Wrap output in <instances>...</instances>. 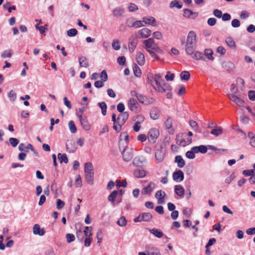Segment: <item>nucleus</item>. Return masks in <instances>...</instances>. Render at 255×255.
Wrapping results in <instances>:
<instances>
[{
    "label": "nucleus",
    "instance_id": "nucleus-57",
    "mask_svg": "<svg viewBox=\"0 0 255 255\" xmlns=\"http://www.w3.org/2000/svg\"><path fill=\"white\" fill-rule=\"evenodd\" d=\"M112 47L116 50H119L121 48L120 44L118 40H114L112 43Z\"/></svg>",
    "mask_w": 255,
    "mask_h": 255
},
{
    "label": "nucleus",
    "instance_id": "nucleus-26",
    "mask_svg": "<svg viewBox=\"0 0 255 255\" xmlns=\"http://www.w3.org/2000/svg\"><path fill=\"white\" fill-rule=\"evenodd\" d=\"M147 251L148 255H161L159 250L154 247H148Z\"/></svg>",
    "mask_w": 255,
    "mask_h": 255
},
{
    "label": "nucleus",
    "instance_id": "nucleus-54",
    "mask_svg": "<svg viewBox=\"0 0 255 255\" xmlns=\"http://www.w3.org/2000/svg\"><path fill=\"white\" fill-rule=\"evenodd\" d=\"M8 97L10 101L14 102L16 98V94L13 90H11L8 94Z\"/></svg>",
    "mask_w": 255,
    "mask_h": 255
},
{
    "label": "nucleus",
    "instance_id": "nucleus-14",
    "mask_svg": "<svg viewBox=\"0 0 255 255\" xmlns=\"http://www.w3.org/2000/svg\"><path fill=\"white\" fill-rule=\"evenodd\" d=\"M166 196L165 192L162 190L157 191L155 194V197L157 199V203L159 204L164 203V198Z\"/></svg>",
    "mask_w": 255,
    "mask_h": 255
},
{
    "label": "nucleus",
    "instance_id": "nucleus-58",
    "mask_svg": "<svg viewBox=\"0 0 255 255\" xmlns=\"http://www.w3.org/2000/svg\"><path fill=\"white\" fill-rule=\"evenodd\" d=\"M66 238L68 243H70L73 242L75 239V236L72 234H67Z\"/></svg>",
    "mask_w": 255,
    "mask_h": 255
},
{
    "label": "nucleus",
    "instance_id": "nucleus-6",
    "mask_svg": "<svg viewBox=\"0 0 255 255\" xmlns=\"http://www.w3.org/2000/svg\"><path fill=\"white\" fill-rule=\"evenodd\" d=\"M159 135V130L155 128L150 129L148 132V140L152 144L155 143Z\"/></svg>",
    "mask_w": 255,
    "mask_h": 255
},
{
    "label": "nucleus",
    "instance_id": "nucleus-46",
    "mask_svg": "<svg viewBox=\"0 0 255 255\" xmlns=\"http://www.w3.org/2000/svg\"><path fill=\"white\" fill-rule=\"evenodd\" d=\"M227 44L232 48L236 47V44L235 41L231 38H227L226 39Z\"/></svg>",
    "mask_w": 255,
    "mask_h": 255
},
{
    "label": "nucleus",
    "instance_id": "nucleus-7",
    "mask_svg": "<svg viewBox=\"0 0 255 255\" xmlns=\"http://www.w3.org/2000/svg\"><path fill=\"white\" fill-rule=\"evenodd\" d=\"M155 188V184L152 181L149 182L148 184L143 187L141 190L142 195H150Z\"/></svg>",
    "mask_w": 255,
    "mask_h": 255
},
{
    "label": "nucleus",
    "instance_id": "nucleus-27",
    "mask_svg": "<svg viewBox=\"0 0 255 255\" xmlns=\"http://www.w3.org/2000/svg\"><path fill=\"white\" fill-rule=\"evenodd\" d=\"M146 174L145 171L140 169H135L133 172L134 177L136 178H143L146 176Z\"/></svg>",
    "mask_w": 255,
    "mask_h": 255
},
{
    "label": "nucleus",
    "instance_id": "nucleus-50",
    "mask_svg": "<svg viewBox=\"0 0 255 255\" xmlns=\"http://www.w3.org/2000/svg\"><path fill=\"white\" fill-rule=\"evenodd\" d=\"M9 142L13 147H15L19 143V140L17 138L14 137L9 138Z\"/></svg>",
    "mask_w": 255,
    "mask_h": 255
},
{
    "label": "nucleus",
    "instance_id": "nucleus-5",
    "mask_svg": "<svg viewBox=\"0 0 255 255\" xmlns=\"http://www.w3.org/2000/svg\"><path fill=\"white\" fill-rule=\"evenodd\" d=\"M128 107L132 112L135 114L139 113L141 111V108L136 99L133 98H130L128 102Z\"/></svg>",
    "mask_w": 255,
    "mask_h": 255
},
{
    "label": "nucleus",
    "instance_id": "nucleus-53",
    "mask_svg": "<svg viewBox=\"0 0 255 255\" xmlns=\"http://www.w3.org/2000/svg\"><path fill=\"white\" fill-rule=\"evenodd\" d=\"M100 78L103 82H106L108 80V74L106 70H104L102 71L100 74Z\"/></svg>",
    "mask_w": 255,
    "mask_h": 255
},
{
    "label": "nucleus",
    "instance_id": "nucleus-59",
    "mask_svg": "<svg viewBox=\"0 0 255 255\" xmlns=\"http://www.w3.org/2000/svg\"><path fill=\"white\" fill-rule=\"evenodd\" d=\"M243 174L246 176H252L255 174V171L254 169L245 170L243 171Z\"/></svg>",
    "mask_w": 255,
    "mask_h": 255
},
{
    "label": "nucleus",
    "instance_id": "nucleus-15",
    "mask_svg": "<svg viewBox=\"0 0 255 255\" xmlns=\"http://www.w3.org/2000/svg\"><path fill=\"white\" fill-rule=\"evenodd\" d=\"M184 173L180 170L174 172L172 175L173 179L176 182L182 181L184 179Z\"/></svg>",
    "mask_w": 255,
    "mask_h": 255
},
{
    "label": "nucleus",
    "instance_id": "nucleus-9",
    "mask_svg": "<svg viewBox=\"0 0 255 255\" xmlns=\"http://www.w3.org/2000/svg\"><path fill=\"white\" fill-rule=\"evenodd\" d=\"M77 117L79 119L83 128L86 131H89L91 128V126L87 119L86 116L84 115H80L79 114H78Z\"/></svg>",
    "mask_w": 255,
    "mask_h": 255
},
{
    "label": "nucleus",
    "instance_id": "nucleus-52",
    "mask_svg": "<svg viewBox=\"0 0 255 255\" xmlns=\"http://www.w3.org/2000/svg\"><path fill=\"white\" fill-rule=\"evenodd\" d=\"M206 146L208 147V149H212V150L215 151L216 153H218L219 152H220L221 151H225L226 150L224 149L217 148L215 146L212 145H208Z\"/></svg>",
    "mask_w": 255,
    "mask_h": 255
},
{
    "label": "nucleus",
    "instance_id": "nucleus-11",
    "mask_svg": "<svg viewBox=\"0 0 255 255\" xmlns=\"http://www.w3.org/2000/svg\"><path fill=\"white\" fill-rule=\"evenodd\" d=\"M138 43V40L137 37L135 35H132L130 36L129 39V42L128 44V50L130 52H133Z\"/></svg>",
    "mask_w": 255,
    "mask_h": 255
},
{
    "label": "nucleus",
    "instance_id": "nucleus-8",
    "mask_svg": "<svg viewBox=\"0 0 255 255\" xmlns=\"http://www.w3.org/2000/svg\"><path fill=\"white\" fill-rule=\"evenodd\" d=\"M165 156V149L160 147L159 149H157L155 152V159L157 163L161 162L164 159Z\"/></svg>",
    "mask_w": 255,
    "mask_h": 255
},
{
    "label": "nucleus",
    "instance_id": "nucleus-56",
    "mask_svg": "<svg viewBox=\"0 0 255 255\" xmlns=\"http://www.w3.org/2000/svg\"><path fill=\"white\" fill-rule=\"evenodd\" d=\"M142 164V160H141V158L137 157L134 158L133 160V164L136 166H139Z\"/></svg>",
    "mask_w": 255,
    "mask_h": 255
},
{
    "label": "nucleus",
    "instance_id": "nucleus-12",
    "mask_svg": "<svg viewBox=\"0 0 255 255\" xmlns=\"http://www.w3.org/2000/svg\"><path fill=\"white\" fill-rule=\"evenodd\" d=\"M229 98L240 107H243L245 105V101L241 98L238 97L235 94H228Z\"/></svg>",
    "mask_w": 255,
    "mask_h": 255
},
{
    "label": "nucleus",
    "instance_id": "nucleus-48",
    "mask_svg": "<svg viewBox=\"0 0 255 255\" xmlns=\"http://www.w3.org/2000/svg\"><path fill=\"white\" fill-rule=\"evenodd\" d=\"M120 137L121 138L120 140V144L122 142L123 140H124V141H125L126 143H127L128 142V141L129 137L128 135L126 133L124 132L121 133Z\"/></svg>",
    "mask_w": 255,
    "mask_h": 255
},
{
    "label": "nucleus",
    "instance_id": "nucleus-63",
    "mask_svg": "<svg viewBox=\"0 0 255 255\" xmlns=\"http://www.w3.org/2000/svg\"><path fill=\"white\" fill-rule=\"evenodd\" d=\"M150 116L152 119L156 120L158 119V118L159 117V114H158V112H157V111L154 110V111H151V112L150 113Z\"/></svg>",
    "mask_w": 255,
    "mask_h": 255
},
{
    "label": "nucleus",
    "instance_id": "nucleus-22",
    "mask_svg": "<svg viewBox=\"0 0 255 255\" xmlns=\"http://www.w3.org/2000/svg\"><path fill=\"white\" fill-rule=\"evenodd\" d=\"M79 63L81 67L88 68L89 67V63L88 59L84 56L79 57Z\"/></svg>",
    "mask_w": 255,
    "mask_h": 255
},
{
    "label": "nucleus",
    "instance_id": "nucleus-40",
    "mask_svg": "<svg viewBox=\"0 0 255 255\" xmlns=\"http://www.w3.org/2000/svg\"><path fill=\"white\" fill-rule=\"evenodd\" d=\"M58 158L61 163L62 162L67 163L68 162V159L66 154L58 153Z\"/></svg>",
    "mask_w": 255,
    "mask_h": 255
},
{
    "label": "nucleus",
    "instance_id": "nucleus-25",
    "mask_svg": "<svg viewBox=\"0 0 255 255\" xmlns=\"http://www.w3.org/2000/svg\"><path fill=\"white\" fill-rule=\"evenodd\" d=\"M142 19L144 24L151 25L152 26L154 25V23L156 22L155 18L152 16L143 17Z\"/></svg>",
    "mask_w": 255,
    "mask_h": 255
},
{
    "label": "nucleus",
    "instance_id": "nucleus-19",
    "mask_svg": "<svg viewBox=\"0 0 255 255\" xmlns=\"http://www.w3.org/2000/svg\"><path fill=\"white\" fill-rule=\"evenodd\" d=\"M44 229H41L40 226L38 224H35L33 227V233L34 235H37L40 236H42L45 234Z\"/></svg>",
    "mask_w": 255,
    "mask_h": 255
},
{
    "label": "nucleus",
    "instance_id": "nucleus-32",
    "mask_svg": "<svg viewBox=\"0 0 255 255\" xmlns=\"http://www.w3.org/2000/svg\"><path fill=\"white\" fill-rule=\"evenodd\" d=\"M113 12L115 16H122L125 12V10L122 7H118L114 8Z\"/></svg>",
    "mask_w": 255,
    "mask_h": 255
},
{
    "label": "nucleus",
    "instance_id": "nucleus-36",
    "mask_svg": "<svg viewBox=\"0 0 255 255\" xmlns=\"http://www.w3.org/2000/svg\"><path fill=\"white\" fill-rule=\"evenodd\" d=\"M169 7L170 8H172L174 7L177 8L178 9H180L182 7V4L179 2L177 0H172L170 2L169 4Z\"/></svg>",
    "mask_w": 255,
    "mask_h": 255
},
{
    "label": "nucleus",
    "instance_id": "nucleus-33",
    "mask_svg": "<svg viewBox=\"0 0 255 255\" xmlns=\"http://www.w3.org/2000/svg\"><path fill=\"white\" fill-rule=\"evenodd\" d=\"M149 231L151 234L154 235L155 237L158 238H161L163 235L162 232L156 228L149 229Z\"/></svg>",
    "mask_w": 255,
    "mask_h": 255
},
{
    "label": "nucleus",
    "instance_id": "nucleus-45",
    "mask_svg": "<svg viewBox=\"0 0 255 255\" xmlns=\"http://www.w3.org/2000/svg\"><path fill=\"white\" fill-rule=\"evenodd\" d=\"M68 126L70 131L72 133H75L77 131V128L73 121H70L68 123Z\"/></svg>",
    "mask_w": 255,
    "mask_h": 255
},
{
    "label": "nucleus",
    "instance_id": "nucleus-13",
    "mask_svg": "<svg viewBox=\"0 0 255 255\" xmlns=\"http://www.w3.org/2000/svg\"><path fill=\"white\" fill-rule=\"evenodd\" d=\"M123 158L126 162L130 161L133 157V153L131 150H128L126 148L122 152Z\"/></svg>",
    "mask_w": 255,
    "mask_h": 255
},
{
    "label": "nucleus",
    "instance_id": "nucleus-3",
    "mask_svg": "<svg viewBox=\"0 0 255 255\" xmlns=\"http://www.w3.org/2000/svg\"><path fill=\"white\" fill-rule=\"evenodd\" d=\"M84 172L85 179L87 183L92 185L94 183V167L91 162H87L85 164Z\"/></svg>",
    "mask_w": 255,
    "mask_h": 255
},
{
    "label": "nucleus",
    "instance_id": "nucleus-34",
    "mask_svg": "<svg viewBox=\"0 0 255 255\" xmlns=\"http://www.w3.org/2000/svg\"><path fill=\"white\" fill-rule=\"evenodd\" d=\"M119 194V191L117 190L113 191L108 196V201L112 203H114L116 200V198L118 196Z\"/></svg>",
    "mask_w": 255,
    "mask_h": 255
},
{
    "label": "nucleus",
    "instance_id": "nucleus-17",
    "mask_svg": "<svg viewBox=\"0 0 255 255\" xmlns=\"http://www.w3.org/2000/svg\"><path fill=\"white\" fill-rule=\"evenodd\" d=\"M128 112L122 113L118 117V123H120V125H124L128 119Z\"/></svg>",
    "mask_w": 255,
    "mask_h": 255
},
{
    "label": "nucleus",
    "instance_id": "nucleus-47",
    "mask_svg": "<svg viewBox=\"0 0 255 255\" xmlns=\"http://www.w3.org/2000/svg\"><path fill=\"white\" fill-rule=\"evenodd\" d=\"M92 227H85V230L84 231V235L86 237H90V236L92 235Z\"/></svg>",
    "mask_w": 255,
    "mask_h": 255
},
{
    "label": "nucleus",
    "instance_id": "nucleus-4",
    "mask_svg": "<svg viewBox=\"0 0 255 255\" xmlns=\"http://www.w3.org/2000/svg\"><path fill=\"white\" fill-rule=\"evenodd\" d=\"M176 142L178 145L185 147L192 142V138L187 136L185 133H180L176 135Z\"/></svg>",
    "mask_w": 255,
    "mask_h": 255
},
{
    "label": "nucleus",
    "instance_id": "nucleus-24",
    "mask_svg": "<svg viewBox=\"0 0 255 255\" xmlns=\"http://www.w3.org/2000/svg\"><path fill=\"white\" fill-rule=\"evenodd\" d=\"M193 147L194 148L196 153L200 152L204 154L206 153L208 150V147L206 145H204L193 146Z\"/></svg>",
    "mask_w": 255,
    "mask_h": 255
},
{
    "label": "nucleus",
    "instance_id": "nucleus-30",
    "mask_svg": "<svg viewBox=\"0 0 255 255\" xmlns=\"http://www.w3.org/2000/svg\"><path fill=\"white\" fill-rule=\"evenodd\" d=\"M192 55V58L196 60H202L204 61H206L205 58L204 57V55L203 53L200 51H195L193 53Z\"/></svg>",
    "mask_w": 255,
    "mask_h": 255
},
{
    "label": "nucleus",
    "instance_id": "nucleus-61",
    "mask_svg": "<svg viewBox=\"0 0 255 255\" xmlns=\"http://www.w3.org/2000/svg\"><path fill=\"white\" fill-rule=\"evenodd\" d=\"M144 26L143 19L142 20H136L134 22L133 26L134 28H139L141 26Z\"/></svg>",
    "mask_w": 255,
    "mask_h": 255
},
{
    "label": "nucleus",
    "instance_id": "nucleus-35",
    "mask_svg": "<svg viewBox=\"0 0 255 255\" xmlns=\"http://www.w3.org/2000/svg\"><path fill=\"white\" fill-rule=\"evenodd\" d=\"M141 215L143 221L148 222L152 219V215L150 213H142Z\"/></svg>",
    "mask_w": 255,
    "mask_h": 255
},
{
    "label": "nucleus",
    "instance_id": "nucleus-23",
    "mask_svg": "<svg viewBox=\"0 0 255 255\" xmlns=\"http://www.w3.org/2000/svg\"><path fill=\"white\" fill-rule=\"evenodd\" d=\"M174 191L180 197H183L185 193L184 188L180 185H177L174 186Z\"/></svg>",
    "mask_w": 255,
    "mask_h": 255
},
{
    "label": "nucleus",
    "instance_id": "nucleus-42",
    "mask_svg": "<svg viewBox=\"0 0 255 255\" xmlns=\"http://www.w3.org/2000/svg\"><path fill=\"white\" fill-rule=\"evenodd\" d=\"M98 105L102 110V114L103 116H105L107 114V106L105 102H101L98 103Z\"/></svg>",
    "mask_w": 255,
    "mask_h": 255
},
{
    "label": "nucleus",
    "instance_id": "nucleus-2",
    "mask_svg": "<svg viewBox=\"0 0 255 255\" xmlns=\"http://www.w3.org/2000/svg\"><path fill=\"white\" fill-rule=\"evenodd\" d=\"M162 75L160 74H156L153 75L155 78V84L156 87H154V89L158 92L164 93L167 91H171L172 87L170 85L165 83L164 80L161 79Z\"/></svg>",
    "mask_w": 255,
    "mask_h": 255
},
{
    "label": "nucleus",
    "instance_id": "nucleus-51",
    "mask_svg": "<svg viewBox=\"0 0 255 255\" xmlns=\"http://www.w3.org/2000/svg\"><path fill=\"white\" fill-rule=\"evenodd\" d=\"M78 31L75 28H71L68 30L67 32V34L69 37H73L77 35Z\"/></svg>",
    "mask_w": 255,
    "mask_h": 255
},
{
    "label": "nucleus",
    "instance_id": "nucleus-18",
    "mask_svg": "<svg viewBox=\"0 0 255 255\" xmlns=\"http://www.w3.org/2000/svg\"><path fill=\"white\" fill-rule=\"evenodd\" d=\"M198 13L197 12H193L189 9H185L184 10L183 16L188 18L194 19L197 17Z\"/></svg>",
    "mask_w": 255,
    "mask_h": 255
},
{
    "label": "nucleus",
    "instance_id": "nucleus-41",
    "mask_svg": "<svg viewBox=\"0 0 255 255\" xmlns=\"http://www.w3.org/2000/svg\"><path fill=\"white\" fill-rule=\"evenodd\" d=\"M195 153H196L194 149V148L192 147L191 148L190 150L187 151L186 152L185 155H186V157L189 159H194L195 157Z\"/></svg>",
    "mask_w": 255,
    "mask_h": 255
},
{
    "label": "nucleus",
    "instance_id": "nucleus-16",
    "mask_svg": "<svg viewBox=\"0 0 255 255\" xmlns=\"http://www.w3.org/2000/svg\"><path fill=\"white\" fill-rule=\"evenodd\" d=\"M151 33V31L147 28H143L138 31L139 38H146L148 37Z\"/></svg>",
    "mask_w": 255,
    "mask_h": 255
},
{
    "label": "nucleus",
    "instance_id": "nucleus-49",
    "mask_svg": "<svg viewBox=\"0 0 255 255\" xmlns=\"http://www.w3.org/2000/svg\"><path fill=\"white\" fill-rule=\"evenodd\" d=\"M72 143H68L66 144V149L67 151L70 153H73L76 149V147L75 146L72 147Z\"/></svg>",
    "mask_w": 255,
    "mask_h": 255
},
{
    "label": "nucleus",
    "instance_id": "nucleus-55",
    "mask_svg": "<svg viewBox=\"0 0 255 255\" xmlns=\"http://www.w3.org/2000/svg\"><path fill=\"white\" fill-rule=\"evenodd\" d=\"M128 10L130 12L135 11L138 10L137 6L133 3H130L128 7Z\"/></svg>",
    "mask_w": 255,
    "mask_h": 255
},
{
    "label": "nucleus",
    "instance_id": "nucleus-21",
    "mask_svg": "<svg viewBox=\"0 0 255 255\" xmlns=\"http://www.w3.org/2000/svg\"><path fill=\"white\" fill-rule=\"evenodd\" d=\"M146 49H151L156 44L153 38H149L143 41Z\"/></svg>",
    "mask_w": 255,
    "mask_h": 255
},
{
    "label": "nucleus",
    "instance_id": "nucleus-64",
    "mask_svg": "<svg viewBox=\"0 0 255 255\" xmlns=\"http://www.w3.org/2000/svg\"><path fill=\"white\" fill-rule=\"evenodd\" d=\"M249 98L252 101H255V91L251 90L248 93Z\"/></svg>",
    "mask_w": 255,
    "mask_h": 255
},
{
    "label": "nucleus",
    "instance_id": "nucleus-31",
    "mask_svg": "<svg viewBox=\"0 0 255 255\" xmlns=\"http://www.w3.org/2000/svg\"><path fill=\"white\" fill-rule=\"evenodd\" d=\"M223 132V128L220 127L216 126L214 128H212L211 131V133L218 136L221 134Z\"/></svg>",
    "mask_w": 255,
    "mask_h": 255
},
{
    "label": "nucleus",
    "instance_id": "nucleus-38",
    "mask_svg": "<svg viewBox=\"0 0 255 255\" xmlns=\"http://www.w3.org/2000/svg\"><path fill=\"white\" fill-rule=\"evenodd\" d=\"M180 77L182 80L188 81L190 77V73L188 71H182L180 74Z\"/></svg>",
    "mask_w": 255,
    "mask_h": 255
},
{
    "label": "nucleus",
    "instance_id": "nucleus-20",
    "mask_svg": "<svg viewBox=\"0 0 255 255\" xmlns=\"http://www.w3.org/2000/svg\"><path fill=\"white\" fill-rule=\"evenodd\" d=\"M136 61L138 65L142 66L145 63L144 55L141 52H138L136 55Z\"/></svg>",
    "mask_w": 255,
    "mask_h": 255
},
{
    "label": "nucleus",
    "instance_id": "nucleus-28",
    "mask_svg": "<svg viewBox=\"0 0 255 255\" xmlns=\"http://www.w3.org/2000/svg\"><path fill=\"white\" fill-rule=\"evenodd\" d=\"M165 126L166 128L168 129V132L170 134H172L174 132V130L172 128V119L170 118H168L166 121L165 122Z\"/></svg>",
    "mask_w": 255,
    "mask_h": 255
},
{
    "label": "nucleus",
    "instance_id": "nucleus-1",
    "mask_svg": "<svg viewBox=\"0 0 255 255\" xmlns=\"http://www.w3.org/2000/svg\"><path fill=\"white\" fill-rule=\"evenodd\" d=\"M197 44V35L194 31L188 32L186 41H181V45L188 55H192L196 49Z\"/></svg>",
    "mask_w": 255,
    "mask_h": 255
},
{
    "label": "nucleus",
    "instance_id": "nucleus-29",
    "mask_svg": "<svg viewBox=\"0 0 255 255\" xmlns=\"http://www.w3.org/2000/svg\"><path fill=\"white\" fill-rule=\"evenodd\" d=\"M175 162L177 163V165L179 168H182L185 165V161L181 155H177L175 156Z\"/></svg>",
    "mask_w": 255,
    "mask_h": 255
},
{
    "label": "nucleus",
    "instance_id": "nucleus-62",
    "mask_svg": "<svg viewBox=\"0 0 255 255\" xmlns=\"http://www.w3.org/2000/svg\"><path fill=\"white\" fill-rule=\"evenodd\" d=\"M231 25L233 27H239L241 25V22L238 19H234L231 22Z\"/></svg>",
    "mask_w": 255,
    "mask_h": 255
},
{
    "label": "nucleus",
    "instance_id": "nucleus-39",
    "mask_svg": "<svg viewBox=\"0 0 255 255\" xmlns=\"http://www.w3.org/2000/svg\"><path fill=\"white\" fill-rule=\"evenodd\" d=\"M189 125L193 130L197 131L198 132H201V130L199 129L198 125L195 121L190 120L189 121Z\"/></svg>",
    "mask_w": 255,
    "mask_h": 255
},
{
    "label": "nucleus",
    "instance_id": "nucleus-37",
    "mask_svg": "<svg viewBox=\"0 0 255 255\" xmlns=\"http://www.w3.org/2000/svg\"><path fill=\"white\" fill-rule=\"evenodd\" d=\"M213 51L211 49H206L204 50V56H207L208 60H213L214 57L213 56Z\"/></svg>",
    "mask_w": 255,
    "mask_h": 255
},
{
    "label": "nucleus",
    "instance_id": "nucleus-10",
    "mask_svg": "<svg viewBox=\"0 0 255 255\" xmlns=\"http://www.w3.org/2000/svg\"><path fill=\"white\" fill-rule=\"evenodd\" d=\"M137 100L141 104L145 105H149L155 102V99L152 97H147L142 94L138 96Z\"/></svg>",
    "mask_w": 255,
    "mask_h": 255
},
{
    "label": "nucleus",
    "instance_id": "nucleus-44",
    "mask_svg": "<svg viewBox=\"0 0 255 255\" xmlns=\"http://www.w3.org/2000/svg\"><path fill=\"white\" fill-rule=\"evenodd\" d=\"M117 224L120 227H124L127 225V221L124 216H122L119 219Z\"/></svg>",
    "mask_w": 255,
    "mask_h": 255
},
{
    "label": "nucleus",
    "instance_id": "nucleus-43",
    "mask_svg": "<svg viewBox=\"0 0 255 255\" xmlns=\"http://www.w3.org/2000/svg\"><path fill=\"white\" fill-rule=\"evenodd\" d=\"M133 71L135 76L136 77H139L141 76V70L138 66L134 64L133 66Z\"/></svg>",
    "mask_w": 255,
    "mask_h": 255
},
{
    "label": "nucleus",
    "instance_id": "nucleus-60",
    "mask_svg": "<svg viewBox=\"0 0 255 255\" xmlns=\"http://www.w3.org/2000/svg\"><path fill=\"white\" fill-rule=\"evenodd\" d=\"M134 18L133 17H130L129 18H128L126 20V25L129 27H134L133 26V23H134Z\"/></svg>",
    "mask_w": 255,
    "mask_h": 255
}]
</instances>
